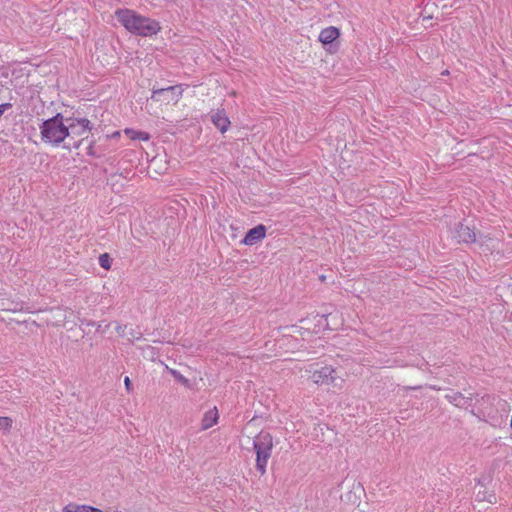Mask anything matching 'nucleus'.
Listing matches in <instances>:
<instances>
[{
    "mask_svg": "<svg viewBox=\"0 0 512 512\" xmlns=\"http://www.w3.org/2000/svg\"><path fill=\"white\" fill-rule=\"evenodd\" d=\"M117 20L130 33L149 37L157 34L161 27L155 20L142 16L131 9H118L115 11Z\"/></svg>",
    "mask_w": 512,
    "mask_h": 512,
    "instance_id": "nucleus-1",
    "label": "nucleus"
},
{
    "mask_svg": "<svg viewBox=\"0 0 512 512\" xmlns=\"http://www.w3.org/2000/svg\"><path fill=\"white\" fill-rule=\"evenodd\" d=\"M41 138L44 142L58 146L68 136L69 127L64 123L63 116L58 113L56 116L45 120L41 127Z\"/></svg>",
    "mask_w": 512,
    "mask_h": 512,
    "instance_id": "nucleus-2",
    "label": "nucleus"
},
{
    "mask_svg": "<svg viewBox=\"0 0 512 512\" xmlns=\"http://www.w3.org/2000/svg\"><path fill=\"white\" fill-rule=\"evenodd\" d=\"M68 142L64 145L67 149H78L81 144L87 140V134L91 130L90 121L86 118L72 119L67 118Z\"/></svg>",
    "mask_w": 512,
    "mask_h": 512,
    "instance_id": "nucleus-3",
    "label": "nucleus"
},
{
    "mask_svg": "<svg viewBox=\"0 0 512 512\" xmlns=\"http://www.w3.org/2000/svg\"><path fill=\"white\" fill-rule=\"evenodd\" d=\"M253 446L256 451V469L263 475L273 448L272 436L268 432H260L254 439Z\"/></svg>",
    "mask_w": 512,
    "mask_h": 512,
    "instance_id": "nucleus-4",
    "label": "nucleus"
},
{
    "mask_svg": "<svg viewBox=\"0 0 512 512\" xmlns=\"http://www.w3.org/2000/svg\"><path fill=\"white\" fill-rule=\"evenodd\" d=\"M335 370L331 366H324L312 372L310 378L317 385L341 386L342 379L335 375Z\"/></svg>",
    "mask_w": 512,
    "mask_h": 512,
    "instance_id": "nucleus-5",
    "label": "nucleus"
},
{
    "mask_svg": "<svg viewBox=\"0 0 512 512\" xmlns=\"http://www.w3.org/2000/svg\"><path fill=\"white\" fill-rule=\"evenodd\" d=\"M182 86H169L167 88L153 89L151 99L157 102L169 104L176 103L182 95Z\"/></svg>",
    "mask_w": 512,
    "mask_h": 512,
    "instance_id": "nucleus-6",
    "label": "nucleus"
},
{
    "mask_svg": "<svg viewBox=\"0 0 512 512\" xmlns=\"http://www.w3.org/2000/svg\"><path fill=\"white\" fill-rule=\"evenodd\" d=\"M454 237L459 243H474L476 241V233L468 225L459 223L455 229Z\"/></svg>",
    "mask_w": 512,
    "mask_h": 512,
    "instance_id": "nucleus-7",
    "label": "nucleus"
},
{
    "mask_svg": "<svg viewBox=\"0 0 512 512\" xmlns=\"http://www.w3.org/2000/svg\"><path fill=\"white\" fill-rule=\"evenodd\" d=\"M266 235V227L263 224H259L256 227L250 229L247 233L244 239L242 240V243L248 246H252L259 241H261Z\"/></svg>",
    "mask_w": 512,
    "mask_h": 512,
    "instance_id": "nucleus-8",
    "label": "nucleus"
},
{
    "mask_svg": "<svg viewBox=\"0 0 512 512\" xmlns=\"http://www.w3.org/2000/svg\"><path fill=\"white\" fill-rule=\"evenodd\" d=\"M211 121L221 133L226 132L230 126V121L223 110L213 112L211 114Z\"/></svg>",
    "mask_w": 512,
    "mask_h": 512,
    "instance_id": "nucleus-9",
    "label": "nucleus"
},
{
    "mask_svg": "<svg viewBox=\"0 0 512 512\" xmlns=\"http://www.w3.org/2000/svg\"><path fill=\"white\" fill-rule=\"evenodd\" d=\"M218 418H219L218 410L215 406L208 409L204 413V416L201 420V430L204 431V430H207L210 427H212L214 424L217 423Z\"/></svg>",
    "mask_w": 512,
    "mask_h": 512,
    "instance_id": "nucleus-10",
    "label": "nucleus"
},
{
    "mask_svg": "<svg viewBox=\"0 0 512 512\" xmlns=\"http://www.w3.org/2000/svg\"><path fill=\"white\" fill-rule=\"evenodd\" d=\"M340 33L336 27L330 26L323 29L319 34V40L323 44H331L339 37Z\"/></svg>",
    "mask_w": 512,
    "mask_h": 512,
    "instance_id": "nucleus-11",
    "label": "nucleus"
},
{
    "mask_svg": "<svg viewBox=\"0 0 512 512\" xmlns=\"http://www.w3.org/2000/svg\"><path fill=\"white\" fill-rule=\"evenodd\" d=\"M445 398L457 407H467L470 404L471 399L463 396L459 392H452L447 394Z\"/></svg>",
    "mask_w": 512,
    "mask_h": 512,
    "instance_id": "nucleus-12",
    "label": "nucleus"
},
{
    "mask_svg": "<svg viewBox=\"0 0 512 512\" xmlns=\"http://www.w3.org/2000/svg\"><path fill=\"white\" fill-rule=\"evenodd\" d=\"M476 500L477 501H487L490 504L496 503V496L492 492L486 491L485 487L483 485H479V490L476 493Z\"/></svg>",
    "mask_w": 512,
    "mask_h": 512,
    "instance_id": "nucleus-13",
    "label": "nucleus"
},
{
    "mask_svg": "<svg viewBox=\"0 0 512 512\" xmlns=\"http://www.w3.org/2000/svg\"><path fill=\"white\" fill-rule=\"evenodd\" d=\"M125 133L132 139V140H143L148 141L150 139V135L147 132L144 131H136L133 129H126Z\"/></svg>",
    "mask_w": 512,
    "mask_h": 512,
    "instance_id": "nucleus-14",
    "label": "nucleus"
},
{
    "mask_svg": "<svg viewBox=\"0 0 512 512\" xmlns=\"http://www.w3.org/2000/svg\"><path fill=\"white\" fill-rule=\"evenodd\" d=\"M13 420L10 417H0V431L9 433L12 428Z\"/></svg>",
    "mask_w": 512,
    "mask_h": 512,
    "instance_id": "nucleus-15",
    "label": "nucleus"
},
{
    "mask_svg": "<svg viewBox=\"0 0 512 512\" xmlns=\"http://www.w3.org/2000/svg\"><path fill=\"white\" fill-rule=\"evenodd\" d=\"M169 371L173 375L174 379L177 382H179V383H181V384H183V385H185L187 387L189 386V379L188 378L184 377L180 372H178L175 369H169Z\"/></svg>",
    "mask_w": 512,
    "mask_h": 512,
    "instance_id": "nucleus-16",
    "label": "nucleus"
},
{
    "mask_svg": "<svg viewBox=\"0 0 512 512\" xmlns=\"http://www.w3.org/2000/svg\"><path fill=\"white\" fill-rule=\"evenodd\" d=\"M99 264L105 270H109L111 268V258L107 253L101 254L99 256Z\"/></svg>",
    "mask_w": 512,
    "mask_h": 512,
    "instance_id": "nucleus-17",
    "label": "nucleus"
},
{
    "mask_svg": "<svg viewBox=\"0 0 512 512\" xmlns=\"http://www.w3.org/2000/svg\"><path fill=\"white\" fill-rule=\"evenodd\" d=\"M142 336V333L138 330H135L133 328H127V336H125L124 338H126L128 341H133V340H138L140 339Z\"/></svg>",
    "mask_w": 512,
    "mask_h": 512,
    "instance_id": "nucleus-18",
    "label": "nucleus"
},
{
    "mask_svg": "<svg viewBox=\"0 0 512 512\" xmlns=\"http://www.w3.org/2000/svg\"><path fill=\"white\" fill-rule=\"evenodd\" d=\"M127 325H117L116 331L121 337L127 336Z\"/></svg>",
    "mask_w": 512,
    "mask_h": 512,
    "instance_id": "nucleus-19",
    "label": "nucleus"
},
{
    "mask_svg": "<svg viewBox=\"0 0 512 512\" xmlns=\"http://www.w3.org/2000/svg\"><path fill=\"white\" fill-rule=\"evenodd\" d=\"M80 510H81V506L73 505V504L67 505L64 508V512H80Z\"/></svg>",
    "mask_w": 512,
    "mask_h": 512,
    "instance_id": "nucleus-20",
    "label": "nucleus"
},
{
    "mask_svg": "<svg viewBox=\"0 0 512 512\" xmlns=\"http://www.w3.org/2000/svg\"><path fill=\"white\" fill-rule=\"evenodd\" d=\"M80 512H103V511L98 508H95V507L83 505V506H81Z\"/></svg>",
    "mask_w": 512,
    "mask_h": 512,
    "instance_id": "nucleus-21",
    "label": "nucleus"
},
{
    "mask_svg": "<svg viewBox=\"0 0 512 512\" xmlns=\"http://www.w3.org/2000/svg\"><path fill=\"white\" fill-rule=\"evenodd\" d=\"M12 107V104L10 103H3V104H0V117L3 115V113L10 109Z\"/></svg>",
    "mask_w": 512,
    "mask_h": 512,
    "instance_id": "nucleus-22",
    "label": "nucleus"
},
{
    "mask_svg": "<svg viewBox=\"0 0 512 512\" xmlns=\"http://www.w3.org/2000/svg\"><path fill=\"white\" fill-rule=\"evenodd\" d=\"M124 384H125V388L128 392H130L132 390V383H131V380L128 376H126L124 378Z\"/></svg>",
    "mask_w": 512,
    "mask_h": 512,
    "instance_id": "nucleus-23",
    "label": "nucleus"
},
{
    "mask_svg": "<svg viewBox=\"0 0 512 512\" xmlns=\"http://www.w3.org/2000/svg\"><path fill=\"white\" fill-rule=\"evenodd\" d=\"M87 154L90 156H94L95 152L93 150V141H90L89 146L87 148Z\"/></svg>",
    "mask_w": 512,
    "mask_h": 512,
    "instance_id": "nucleus-24",
    "label": "nucleus"
},
{
    "mask_svg": "<svg viewBox=\"0 0 512 512\" xmlns=\"http://www.w3.org/2000/svg\"><path fill=\"white\" fill-rule=\"evenodd\" d=\"M105 512H122V511L119 510L117 507H109L106 509Z\"/></svg>",
    "mask_w": 512,
    "mask_h": 512,
    "instance_id": "nucleus-25",
    "label": "nucleus"
}]
</instances>
